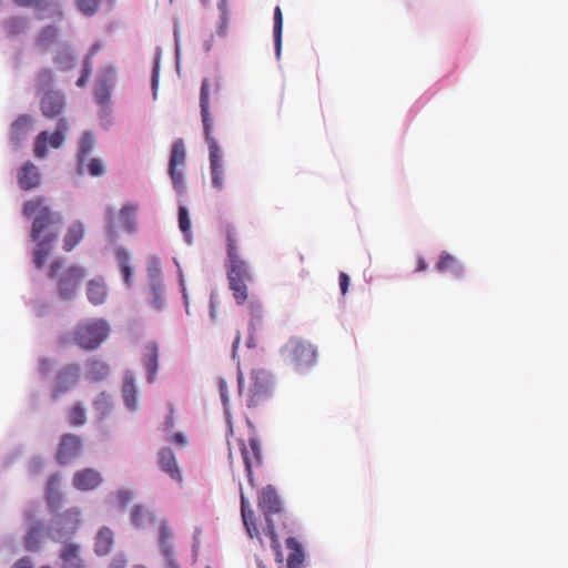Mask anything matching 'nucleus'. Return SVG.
<instances>
[{"mask_svg":"<svg viewBox=\"0 0 568 568\" xmlns=\"http://www.w3.org/2000/svg\"><path fill=\"white\" fill-rule=\"evenodd\" d=\"M78 9L85 16H92L98 11L100 0H75Z\"/></svg>","mask_w":568,"mask_h":568,"instance_id":"45","label":"nucleus"},{"mask_svg":"<svg viewBox=\"0 0 568 568\" xmlns=\"http://www.w3.org/2000/svg\"><path fill=\"white\" fill-rule=\"evenodd\" d=\"M252 384L248 389L247 406L251 408L263 407L273 398V378L264 369H256L252 373Z\"/></svg>","mask_w":568,"mask_h":568,"instance_id":"7","label":"nucleus"},{"mask_svg":"<svg viewBox=\"0 0 568 568\" xmlns=\"http://www.w3.org/2000/svg\"><path fill=\"white\" fill-rule=\"evenodd\" d=\"M44 535V525L42 523H36L30 527L27 535L24 536V547L29 551H37L41 548L42 539Z\"/></svg>","mask_w":568,"mask_h":568,"instance_id":"27","label":"nucleus"},{"mask_svg":"<svg viewBox=\"0 0 568 568\" xmlns=\"http://www.w3.org/2000/svg\"><path fill=\"white\" fill-rule=\"evenodd\" d=\"M186 163L185 146L182 139H178L172 146L169 162V174L178 191L184 187V168Z\"/></svg>","mask_w":568,"mask_h":568,"instance_id":"10","label":"nucleus"},{"mask_svg":"<svg viewBox=\"0 0 568 568\" xmlns=\"http://www.w3.org/2000/svg\"><path fill=\"white\" fill-rule=\"evenodd\" d=\"M219 393H220V397H221V400H222V404L224 407L225 419H226L227 424H230L231 423V412H230V407H229L227 388H226V383L222 378L219 382Z\"/></svg>","mask_w":568,"mask_h":568,"instance_id":"46","label":"nucleus"},{"mask_svg":"<svg viewBox=\"0 0 568 568\" xmlns=\"http://www.w3.org/2000/svg\"><path fill=\"white\" fill-rule=\"evenodd\" d=\"M115 257L118 260L123 281L125 284L130 285L132 278V270L130 266L131 258L129 252L124 247H119L115 251Z\"/></svg>","mask_w":568,"mask_h":568,"instance_id":"32","label":"nucleus"},{"mask_svg":"<svg viewBox=\"0 0 568 568\" xmlns=\"http://www.w3.org/2000/svg\"><path fill=\"white\" fill-rule=\"evenodd\" d=\"M114 534L109 527H102L95 536L94 551L99 556L109 554L113 547Z\"/></svg>","mask_w":568,"mask_h":568,"instance_id":"23","label":"nucleus"},{"mask_svg":"<svg viewBox=\"0 0 568 568\" xmlns=\"http://www.w3.org/2000/svg\"><path fill=\"white\" fill-rule=\"evenodd\" d=\"M70 123L67 118H60L57 128L53 132L42 131L38 134L34 141V155L38 159H43L48 155L49 148L58 149L64 141Z\"/></svg>","mask_w":568,"mask_h":568,"instance_id":"8","label":"nucleus"},{"mask_svg":"<svg viewBox=\"0 0 568 568\" xmlns=\"http://www.w3.org/2000/svg\"><path fill=\"white\" fill-rule=\"evenodd\" d=\"M12 568H32V561L29 557L19 559Z\"/></svg>","mask_w":568,"mask_h":568,"instance_id":"57","label":"nucleus"},{"mask_svg":"<svg viewBox=\"0 0 568 568\" xmlns=\"http://www.w3.org/2000/svg\"><path fill=\"white\" fill-rule=\"evenodd\" d=\"M33 120L30 115H20L11 125L10 136L16 146H19L31 131Z\"/></svg>","mask_w":568,"mask_h":568,"instance_id":"21","label":"nucleus"},{"mask_svg":"<svg viewBox=\"0 0 568 568\" xmlns=\"http://www.w3.org/2000/svg\"><path fill=\"white\" fill-rule=\"evenodd\" d=\"M112 406L111 396L104 392L100 393L94 400V408L101 419L110 414Z\"/></svg>","mask_w":568,"mask_h":568,"instance_id":"36","label":"nucleus"},{"mask_svg":"<svg viewBox=\"0 0 568 568\" xmlns=\"http://www.w3.org/2000/svg\"><path fill=\"white\" fill-rule=\"evenodd\" d=\"M126 561L123 558H114L108 568H125Z\"/></svg>","mask_w":568,"mask_h":568,"instance_id":"59","label":"nucleus"},{"mask_svg":"<svg viewBox=\"0 0 568 568\" xmlns=\"http://www.w3.org/2000/svg\"><path fill=\"white\" fill-rule=\"evenodd\" d=\"M53 82V74L51 70L44 69L38 74V87L41 90L50 87Z\"/></svg>","mask_w":568,"mask_h":568,"instance_id":"48","label":"nucleus"},{"mask_svg":"<svg viewBox=\"0 0 568 568\" xmlns=\"http://www.w3.org/2000/svg\"><path fill=\"white\" fill-rule=\"evenodd\" d=\"M26 23L22 19H12L8 22V28L11 29V32L14 33L16 32V27L19 28H24Z\"/></svg>","mask_w":568,"mask_h":568,"instance_id":"58","label":"nucleus"},{"mask_svg":"<svg viewBox=\"0 0 568 568\" xmlns=\"http://www.w3.org/2000/svg\"><path fill=\"white\" fill-rule=\"evenodd\" d=\"M282 30H283V14L280 7L274 10V44L277 58L281 54L282 49Z\"/></svg>","mask_w":568,"mask_h":568,"instance_id":"35","label":"nucleus"},{"mask_svg":"<svg viewBox=\"0 0 568 568\" xmlns=\"http://www.w3.org/2000/svg\"><path fill=\"white\" fill-rule=\"evenodd\" d=\"M45 501L51 509H58L62 505L60 491H45Z\"/></svg>","mask_w":568,"mask_h":568,"instance_id":"49","label":"nucleus"},{"mask_svg":"<svg viewBox=\"0 0 568 568\" xmlns=\"http://www.w3.org/2000/svg\"><path fill=\"white\" fill-rule=\"evenodd\" d=\"M95 145L97 138L92 131H85L79 138L77 151V172L79 174L84 173L85 159L93 151Z\"/></svg>","mask_w":568,"mask_h":568,"instance_id":"18","label":"nucleus"},{"mask_svg":"<svg viewBox=\"0 0 568 568\" xmlns=\"http://www.w3.org/2000/svg\"><path fill=\"white\" fill-rule=\"evenodd\" d=\"M63 519L72 524L71 532L73 534L78 529L80 523V510L78 508L68 509L63 514Z\"/></svg>","mask_w":568,"mask_h":568,"instance_id":"47","label":"nucleus"},{"mask_svg":"<svg viewBox=\"0 0 568 568\" xmlns=\"http://www.w3.org/2000/svg\"><path fill=\"white\" fill-rule=\"evenodd\" d=\"M16 6L23 8H34L39 11V19L45 18L44 12L51 10L52 16L61 18L63 11L60 2H49L48 0H13Z\"/></svg>","mask_w":568,"mask_h":568,"instance_id":"20","label":"nucleus"},{"mask_svg":"<svg viewBox=\"0 0 568 568\" xmlns=\"http://www.w3.org/2000/svg\"><path fill=\"white\" fill-rule=\"evenodd\" d=\"M88 172L92 176H102L105 173V166L101 159H85L84 173Z\"/></svg>","mask_w":568,"mask_h":568,"instance_id":"41","label":"nucleus"},{"mask_svg":"<svg viewBox=\"0 0 568 568\" xmlns=\"http://www.w3.org/2000/svg\"><path fill=\"white\" fill-rule=\"evenodd\" d=\"M58 33L55 28L53 27H45L41 30L37 38V45L40 48H48L57 40Z\"/></svg>","mask_w":568,"mask_h":568,"instance_id":"39","label":"nucleus"},{"mask_svg":"<svg viewBox=\"0 0 568 568\" xmlns=\"http://www.w3.org/2000/svg\"><path fill=\"white\" fill-rule=\"evenodd\" d=\"M132 495L130 491L121 490L118 494V503L120 508H124L131 500Z\"/></svg>","mask_w":568,"mask_h":568,"instance_id":"54","label":"nucleus"},{"mask_svg":"<svg viewBox=\"0 0 568 568\" xmlns=\"http://www.w3.org/2000/svg\"><path fill=\"white\" fill-rule=\"evenodd\" d=\"M87 81H88V77H87V74H82V75L78 79V81H77V85H78V87H84V85H85V83H87Z\"/></svg>","mask_w":568,"mask_h":568,"instance_id":"64","label":"nucleus"},{"mask_svg":"<svg viewBox=\"0 0 568 568\" xmlns=\"http://www.w3.org/2000/svg\"><path fill=\"white\" fill-rule=\"evenodd\" d=\"M148 273H149V276L151 278V283L153 281H160L159 280V276H160V273H161V268H160V261L159 258H151L150 262H149V266H148Z\"/></svg>","mask_w":568,"mask_h":568,"instance_id":"50","label":"nucleus"},{"mask_svg":"<svg viewBox=\"0 0 568 568\" xmlns=\"http://www.w3.org/2000/svg\"><path fill=\"white\" fill-rule=\"evenodd\" d=\"M220 22L217 27V34L221 38H226L230 31V12L227 9L226 0H220L219 2Z\"/></svg>","mask_w":568,"mask_h":568,"instance_id":"34","label":"nucleus"},{"mask_svg":"<svg viewBox=\"0 0 568 568\" xmlns=\"http://www.w3.org/2000/svg\"><path fill=\"white\" fill-rule=\"evenodd\" d=\"M436 270L439 273L450 272L456 277H460L464 274V270L457 258L447 252L440 254Z\"/></svg>","mask_w":568,"mask_h":568,"instance_id":"26","label":"nucleus"},{"mask_svg":"<svg viewBox=\"0 0 568 568\" xmlns=\"http://www.w3.org/2000/svg\"><path fill=\"white\" fill-rule=\"evenodd\" d=\"M257 505L265 516L266 527L264 530L271 539L272 549L276 552V561L282 564L283 556L280 551V541L275 531V525L272 521V516L281 514L283 509L281 498L275 488L270 485L263 488L258 496Z\"/></svg>","mask_w":568,"mask_h":568,"instance_id":"4","label":"nucleus"},{"mask_svg":"<svg viewBox=\"0 0 568 568\" xmlns=\"http://www.w3.org/2000/svg\"><path fill=\"white\" fill-rule=\"evenodd\" d=\"M227 245V277L230 288L237 304L242 305L247 301V283L252 281V276L247 270L246 263L237 254L236 234L233 229L226 231Z\"/></svg>","mask_w":568,"mask_h":568,"instance_id":"2","label":"nucleus"},{"mask_svg":"<svg viewBox=\"0 0 568 568\" xmlns=\"http://www.w3.org/2000/svg\"><path fill=\"white\" fill-rule=\"evenodd\" d=\"M49 277L55 281L58 296L71 301L85 277V270L78 265L63 267V260L57 258L50 266Z\"/></svg>","mask_w":568,"mask_h":568,"instance_id":"3","label":"nucleus"},{"mask_svg":"<svg viewBox=\"0 0 568 568\" xmlns=\"http://www.w3.org/2000/svg\"><path fill=\"white\" fill-rule=\"evenodd\" d=\"M87 296L93 305L103 304L108 297V288L102 277L93 278L87 284Z\"/></svg>","mask_w":568,"mask_h":568,"instance_id":"22","label":"nucleus"},{"mask_svg":"<svg viewBox=\"0 0 568 568\" xmlns=\"http://www.w3.org/2000/svg\"><path fill=\"white\" fill-rule=\"evenodd\" d=\"M18 184L23 191L38 187L41 184V173L39 168L32 162H26L18 171Z\"/></svg>","mask_w":568,"mask_h":568,"instance_id":"16","label":"nucleus"},{"mask_svg":"<svg viewBox=\"0 0 568 568\" xmlns=\"http://www.w3.org/2000/svg\"><path fill=\"white\" fill-rule=\"evenodd\" d=\"M81 376V368L77 364H67L61 367L55 375L51 396L58 399L60 396L72 390L79 383Z\"/></svg>","mask_w":568,"mask_h":568,"instance_id":"9","label":"nucleus"},{"mask_svg":"<svg viewBox=\"0 0 568 568\" xmlns=\"http://www.w3.org/2000/svg\"><path fill=\"white\" fill-rule=\"evenodd\" d=\"M427 268V263L423 257L417 260L416 272H424Z\"/></svg>","mask_w":568,"mask_h":568,"instance_id":"62","label":"nucleus"},{"mask_svg":"<svg viewBox=\"0 0 568 568\" xmlns=\"http://www.w3.org/2000/svg\"><path fill=\"white\" fill-rule=\"evenodd\" d=\"M61 477L59 474H53L49 477L45 486V491H60Z\"/></svg>","mask_w":568,"mask_h":568,"instance_id":"51","label":"nucleus"},{"mask_svg":"<svg viewBox=\"0 0 568 568\" xmlns=\"http://www.w3.org/2000/svg\"><path fill=\"white\" fill-rule=\"evenodd\" d=\"M60 559L62 561L61 568H85L79 544H65L60 552Z\"/></svg>","mask_w":568,"mask_h":568,"instance_id":"19","label":"nucleus"},{"mask_svg":"<svg viewBox=\"0 0 568 568\" xmlns=\"http://www.w3.org/2000/svg\"><path fill=\"white\" fill-rule=\"evenodd\" d=\"M92 72V62H91V58L90 57H87L85 60H84V63H83V71H82V74H87V77L89 78V75L91 74Z\"/></svg>","mask_w":568,"mask_h":568,"instance_id":"60","label":"nucleus"},{"mask_svg":"<svg viewBox=\"0 0 568 568\" xmlns=\"http://www.w3.org/2000/svg\"><path fill=\"white\" fill-rule=\"evenodd\" d=\"M200 106L205 139L209 146V160L213 168V140L210 132V80L204 79L201 85Z\"/></svg>","mask_w":568,"mask_h":568,"instance_id":"12","label":"nucleus"},{"mask_svg":"<svg viewBox=\"0 0 568 568\" xmlns=\"http://www.w3.org/2000/svg\"><path fill=\"white\" fill-rule=\"evenodd\" d=\"M109 325L102 318L81 322L73 333L74 343L82 349H97L109 336Z\"/></svg>","mask_w":568,"mask_h":568,"instance_id":"6","label":"nucleus"},{"mask_svg":"<svg viewBox=\"0 0 568 568\" xmlns=\"http://www.w3.org/2000/svg\"><path fill=\"white\" fill-rule=\"evenodd\" d=\"M285 544L292 551L287 558V568H303L305 555L302 545L294 537H288Z\"/></svg>","mask_w":568,"mask_h":568,"instance_id":"28","label":"nucleus"},{"mask_svg":"<svg viewBox=\"0 0 568 568\" xmlns=\"http://www.w3.org/2000/svg\"><path fill=\"white\" fill-rule=\"evenodd\" d=\"M171 537H172L171 528L166 521H163L161 524V529H160V545H161V550H162V554L164 555V557H170L171 555H173V548L170 544Z\"/></svg>","mask_w":568,"mask_h":568,"instance_id":"38","label":"nucleus"},{"mask_svg":"<svg viewBox=\"0 0 568 568\" xmlns=\"http://www.w3.org/2000/svg\"><path fill=\"white\" fill-rule=\"evenodd\" d=\"M241 514L243 523L251 538H258L260 531L255 521L254 511L251 509L248 500L241 495Z\"/></svg>","mask_w":568,"mask_h":568,"instance_id":"25","label":"nucleus"},{"mask_svg":"<svg viewBox=\"0 0 568 568\" xmlns=\"http://www.w3.org/2000/svg\"><path fill=\"white\" fill-rule=\"evenodd\" d=\"M150 292L152 297V303L155 308H161L164 304L163 300V288L160 281H153L150 285Z\"/></svg>","mask_w":568,"mask_h":568,"instance_id":"44","label":"nucleus"},{"mask_svg":"<svg viewBox=\"0 0 568 568\" xmlns=\"http://www.w3.org/2000/svg\"><path fill=\"white\" fill-rule=\"evenodd\" d=\"M122 393H123V398H124L126 407L129 409H135L138 406V399H136L134 382L131 376H126L124 378Z\"/></svg>","mask_w":568,"mask_h":568,"instance_id":"33","label":"nucleus"},{"mask_svg":"<svg viewBox=\"0 0 568 568\" xmlns=\"http://www.w3.org/2000/svg\"><path fill=\"white\" fill-rule=\"evenodd\" d=\"M158 84H159L158 68H154L153 74H152V89H153V92H154V97L156 95Z\"/></svg>","mask_w":568,"mask_h":568,"instance_id":"61","label":"nucleus"},{"mask_svg":"<svg viewBox=\"0 0 568 568\" xmlns=\"http://www.w3.org/2000/svg\"><path fill=\"white\" fill-rule=\"evenodd\" d=\"M166 558V568H180L176 564V561L174 560V557L173 555H171L170 557H165Z\"/></svg>","mask_w":568,"mask_h":568,"instance_id":"63","label":"nucleus"},{"mask_svg":"<svg viewBox=\"0 0 568 568\" xmlns=\"http://www.w3.org/2000/svg\"><path fill=\"white\" fill-rule=\"evenodd\" d=\"M158 465L176 483H182V471L178 464L176 456L171 448H162L158 454Z\"/></svg>","mask_w":568,"mask_h":568,"instance_id":"15","label":"nucleus"},{"mask_svg":"<svg viewBox=\"0 0 568 568\" xmlns=\"http://www.w3.org/2000/svg\"><path fill=\"white\" fill-rule=\"evenodd\" d=\"M138 209L136 204L129 203L124 204L119 212L120 220L128 233H134L136 231Z\"/></svg>","mask_w":568,"mask_h":568,"instance_id":"30","label":"nucleus"},{"mask_svg":"<svg viewBox=\"0 0 568 568\" xmlns=\"http://www.w3.org/2000/svg\"><path fill=\"white\" fill-rule=\"evenodd\" d=\"M169 440H170V442H172V443H174V444H175V445H178V446H181V447H184V446H186V444H187V438H186V436H185L184 434H182V433H175V434H173V435L170 437V439H169Z\"/></svg>","mask_w":568,"mask_h":568,"instance_id":"55","label":"nucleus"},{"mask_svg":"<svg viewBox=\"0 0 568 568\" xmlns=\"http://www.w3.org/2000/svg\"><path fill=\"white\" fill-rule=\"evenodd\" d=\"M179 227L185 236L187 243H191V220L185 206L179 207Z\"/></svg>","mask_w":568,"mask_h":568,"instance_id":"40","label":"nucleus"},{"mask_svg":"<svg viewBox=\"0 0 568 568\" xmlns=\"http://www.w3.org/2000/svg\"><path fill=\"white\" fill-rule=\"evenodd\" d=\"M54 62L60 70L68 71L74 65V55L64 49L57 54Z\"/></svg>","mask_w":568,"mask_h":568,"instance_id":"42","label":"nucleus"},{"mask_svg":"<svg viewBox=\"0 0 568 568\" xmlns=\"http://www.w3.org/2000/svg\"><path fill=\"white\" fill-rule=\"evenodd\" d=\"M109 375V366L99 359H90L87 363V378L91 382H99Z\"/></svg>","mask_w":568,"mask_h":568,"instance_id":"31","label":"nucleus"},{"mask_svg":"<svg viewBox=\"0 0 568 568\" xmlns=\"http://www.w3.org/2000/svg\"><path fill=\"white\" fill-rule=\"evenodd\" d=\"M52 368V362L49 358L39 361V372L42 376H48Z\"/></svg>","mask_w":568,"mask_h":568,"instance_id":"52","label":"nucleus"},{"mask_svg":"<svg viewBox=\"0 0 568 568\" xmlns=\"http://www.w3.org/2000/svg\"><path fill=\"white\" fill-rule=\"evenodd\" d=\"M22 213L32 219L30 236L36 242L32 262L37 268H41L53 251L63 219L59 212L47 204V200L42 196L27 201Z\"/></svg>","mask_w":568,"mask_h":568,"instance_id":"1","label":"nucleus"},{"mask_svg":"<svg viewBox=\"0 0 568 568\" xmlns=\"http://www.w3.org/2000/svg\"><path fill=\"white\" fill-rule=\"evenodd\" d=\"M241 453L245 464L246 477L251 486H255L253 467L261 463V449L256 438H250L248 444L241 445Z\"/></svg>","mask_w":568,"mask_h":568,"instance_id":"14","label":"nucleus"},{"mask_svg":"<svg viewBox=\"0 0 568 568\" xmlns=\"http://www.w3.org/2000/svg\"><path fill=\"white\" fill-rule=\"evenodd\" d=\"M69 419L73 426H81L87 422L84 408L80 404H75L69 412Z\"/></svg>","mask_w":568,"mask_h":568,"instance_id":"43","label":"nucleus"},{"mask_svg":"<svg viewBox=\"0 0 568 568\" xmlns=\"http://www.w3.org/2000/svg\"><path fill=\"white\" fill-rule=\"evenodd\" d=\"M250 311H251L252 317H254L256 320H261L262 313H263V308H262V305L258 302L251 301L250 302Z\"/></svg>","mask_w":568,"mask_h":568,"instance_id":"53","label":"nucleus"},{"mask_svg":"<svg viewBox=\"0 0 568 568\" xmlns=\"http://www.w3.org/2000/svg\"><path fill=\"white\" fill-rule=\"evenodd\" d=\"M82 449V440L79 436L73 434L63 435L59 448L55 454V459L60 465L69 464L77 458Z\"/></svg>","mask_w":568,"mask_h":568,"instance_id":"13","label":"nucleus"},{"mask_svg":"<svg viewBox=\"0 0 568 568\" xmlns=\"http://www.w3.org/2000/svg\"><path fill=\"white\" fill-rule=\"evenodd\" d=\"M159 348L154 343H150L144 348L143 362L148 371V381L153 383L158 372Z\"/></svg>","mask_w":568,"mask_h":568,"instance_id":"24","label":"nucleus"},{"mask_svg":"<svg viewBox=\"0 0 568 568\" xmlns=\"http://www.w3.org/2000/svg\"><path fill=\"white\" fill-rule=\"evenodd\" d=\"M339 287L343 295L347 293L348 285H349V277L345 272L339 273Z\"/></svg>","mask_w":568,"mask_h":568,"instance_id":"56","label":"nucleus"},{"mask_svg":"<svg viewBox=\"0 0 568 568\" xmlns=\"http://www.w3.org/2000/svg\"><path fill=\"white\" fill-rule=\"evenodd\" d=\"M133 524L139 527H145L153 521V514L142 506H135L131 513Z\"/></svg>","mask_w":568,"mask_h":568,"instance_id":"37","label":"nucleus"},{"mask_svg":"<svg viewBox=\"0 0 568 568\" xmlns=\"http://www.w3.org/2000/svg\"><path fill=\"white\" fill-rule=\"evenodd\" d=\"M102 484L101 474L93 468H84L73 476V486L82 491L93 490Z\"/></svg>","mask_w":568,"mask_h":568,"instance_id":"17","label":"nucleus"},{"mask_svg":"<svg viewBox=\"0 0 568 568\" xmlns=\"http://www.w3.org/2000/svg\"><path fill=\"white\" fill-rule=\"evenodd\" d=\"M284 359L298 371L308 369L315 365L317 361V347L311 342L293 336L282 347L281 351Z\"/></svg>","mask_w":568,"mask_h":568,"instance_id":"5","label":"nucleus"},{"mask_svg":"<svg viewBox=\"0 0 568 568\" xmlns=\"http://www.w3.org/2000/svg\"><path fill=\"white\" fill-rule=\"evenodd\" d=\"M84 226L81 222L72 223L63 239V248L67 252L72 251L83 239Z\"/></svg>","mask_w":568,"mask_h":568,"instance_id":"29","label":"nucleus"},{"mask_svg":"<svg viewBox=\"0 0 568 568\" xmlns=\"http://www.w3.org/2000/svg\"><path fill=\"white\" fill-rule=\"evenodd\" d=\"M39 106L44 118L59 120L67 108L65 98L60 91L49 89L42 94Z\"/></svg>","mask_w":568,"mask_h":568,"instance_id":"11","label":"nucleus"}]
</instances>
